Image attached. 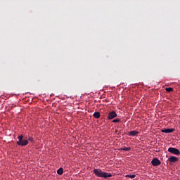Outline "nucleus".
<instances>
[{"mask_svg":"<svg viewBox=\"0 0 180 180\" xmlns=\"http://www.w3.org/2000/svg\"><path fill=\"white\" fill-rule=\"evenodd\" d=\"M94 174L99 178H104L105 179L112 177L111 173L105 172L101 169H94Z\"/></svg>","mask_w":180,"mask_h":180,"instance_id":"obj_1","label":"nucleus"},{"mask_svg":"<svg viewBox=\"0 0 180 180\" xmlns=\"http://www.w3.org/2000/svg\"><path fill=\"white\" fill-rule=\"evenodd\" d=\"M167 151L173 155H180V150L178 148H176L174 147L168 148Z\"/></svg>","mask_w":180,"mask_h":180,"instance_id":"obj_2","label":"nucleus"},{"mask_svg":"<svg viewBox=\"0 0 180 180\" xmlns=\"http://www.w3.org/2000/svg\"><path fill=\"white\" fill-rule=\"evenodd\" d=\"M151 163L153 167H158L161 165V161L158 158H154Z\"/></svg>","mask_w":180,"mask_h":180,"instance_id":"obj_3","label":"nucleus"},{"mask_svg":"<svg viewBox=\"0 0 180 180\" xmlns=\"http://www.w3.org/2000/svg\"><path fill=\"white\" fill-rule=\"evenodd\" d=\"M117 117V114L116 113L115 111H111L108 113V119L109 120H113L115 119V117Z\"/></svg>","mask_w":180,"mask_h":180,"instance_id":"obj_4","label":"nucleus"},{"mask_svg":"<svg viewBox=\"0 0 180 180\" xmlns=\"http://www.w3.org/2000/svg\"><path fill=\"white\" fill-rule=\"evenodd\" d=\"M168 161L171 163H176V162L179 161V158L172 155L168 158Z\"/></svg>","mask_w":180,"mask_h":180,"instance_id":"obj_5","label":"nucleus"},{"mask_svg":"<svg viewBox=\"0 0 180 180\" xmlns=\"http://www.w3.org/2000/svg\"><path fill=\"white\" fill-rule=\"evenodd\" d=\"M175 129L174 128H168V129H162L161 132L165 134H170V133H173Z\"/></svg>","mask_w":180,"mask_h":180,"instance_id":"obj_6","label":"nucleus"},{"mask_svg":"<svg viewBox=\"0 0 180 180\" xmlns=\"http://www.w3.org/2000/svg\"><path fill=\"white\" fill-rule=\"evenodd\" d=\"M18 146H25L28 144V140H21L17 142Z\"/></svg>","mask_w":180,"mask_h":180,"instance_id":"obj_7","label":"nucleus"},{"mask_svg":"<svg viewBox=\"0 0 180 180\" xmlns=\"http://www.w3.org/2000/svg\"><path fill=\"white\" fill-rule=\"evenodd\" d=\"M138 134H139V131L136 130H132V131H129L128 134V135L129 136H132V137H134V136H137Z\"/></svg>","mask_w":180,"mask_h":180,"instance_id":"obj_8","label":"nucleus"},{"mask_svg":"<svg viewBox=\"0 0 180 180\" xmlns=\"http://www.w3.org/2000/svg\"><path fill=\"white\" fill-rule=\"evenodd\" d=\"M94 117L96 118V119H99L101 117L100 112H95L94 113Z\"/></svg>","mask_w":180,"mask_h":180,"instance_id":"obj_9","label":"nucleus"},{"mask_svg":"<svg viewBox=\"0 0 180 180\" xmlns=\"http://www.w3.org/2000/svg\"><path fill=\"white\" fill-rule=\"evenodd\" d=\"M131 150V147H124L120 148V150H124V151H129Z\"/></svg>","mask_w":180,"mask_h":180,"instance_id":"obj_10","label":"nucleus"},{"mask_svg":"<svg viewBox=\"0 0 180 180\" xmlns=\"http://www.w3.org/2000/svg\"><path fill=\"white\" fill-rule=\"evenodd\" d=\"M125 177L130 178V179H134V178H136V174H127V175H125Z\"/></svg>","mask_w":180,"mask_h":180,"instance_id":"obj_11","label":"nucleus"},{"mask_svg":"<svg viewBox=\"0 0 180 180\" xmlns=\"http://www.w3.org/2000/svg\"><path fill=\"white\" fill-rule=\"evenodd\" d=\"M57 173H58V174H59V175H62L63 173V167H60V168L58 169Z\"/></svg>","mask_w":180,"mask_h":180,"instance_id":"obj_12","label":"nucleus"},{"mask_svg":"<svg viewBox=\"0 0 180 180\" xmlns=\"http://www.w3.org/2000/svg\"><path fill=\"white\" fill-rule=\"evenodd\" d=\"M165 91H167V92H172V91H173V88H172V87H168V88H166L165 89Z\"/></svg>","mask_w":180,"mask_h":180,"instance_id":"obj_13","label":"nucleus"},{"mask_svg":"<svg viewBox=\"0 0 180 180\" xmlns=\"http://www.w3.org/2000/svg\"><path fill=\"white\" fill-rule=\"evenodd\" d=\"M120 122V119H119V118H115V119L112 120L113 123H118Z\"/></svg>","mask_w":180,"mask_h":180,"instance_id":"obj_14","label":"nucleus"},{"mask_svg":"<svg viewBox=\"0 0 180 180\" xmlns=\"http://www.w3.org/2000/svg\"><path fill=\"white\" fill-rule=\"evenodd\" d=\"M18 139L19 140L18 141H22L23 136L22 135H20V136H18Z\"/></svg>","mask_w":180,"mask_h":180,"instance_id":"obj_15","label":"nucleus"},{"mask_svg":"<svg viewBox=\"0 0 180 180\" xmlns=\"http://www.w3.org/2000/svg\"><path fill=\"white\" fill-rule=\"evenodd\" d=\"M28 140H29V141H30L31 143H32V142H33V141H34V138H33V137H32V136H29Z\"/></svg>","mask_w":180,"mask_h":180,"instance_id":"obj_16","label":"nucleus"},{"mask_svg":"<svg viewBox=\"0 0 180 180\" xmlns=\"http://www.w3.org/2000/svg\"><path fill=\"white\" fill-rule=\"evenodd\" d=\"M174 180H176V179H174Z\"/></svg>","mask_w":180,"mask_h":180,"instance_id":"obj_17","label":"nucleus"}]
</instances>
